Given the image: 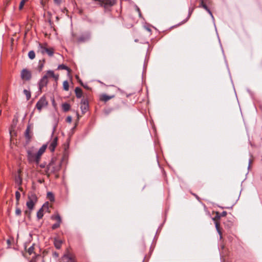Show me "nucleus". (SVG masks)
<instances>
[{
    "label": "nucleus",
    "instance_id": "obj_29",
    "mask_svg": "<svg viewBox=\"0 0 262 262\" xmlns=\"http://www.w3.org/2000/svg\"><path fill=\"white\" fill-rule=\"evenodd\" d=\"M34 244L33 245H32L31 247H30L28 250V253L29 255H31L33 252H34Z\"/></svg>",
    "mask_w": 262,
    "mask_h": 262
},
{
    "label": "nucleus",
    "instance_id": "obj_43",
    "mask_svg": "<svg viewBox=\"0 0 262 262\" xmlns=\"http://www.w3.org/2000/svg\"><path fill=\"white\" fill-rule=\"evenodd\" d=\"M80 82L81 84V85H82L84 88H85V89H88V86H87V85H83V84H82V83L81 81H80Z\"/></svg>",
    "mask_w": 262,
    "mask_h": 262
},
{
    "label": "nucleus",
    "instance_id": "obj_9",
    "mask_svg": "<svg viewBox=\"0 0 262 262\" xmlns=\"http://www.w3.org/2000/svg\"><path fill=\"white\" fill-rule=\"evenodd\" d=\"M114 97V95L108 96L106 94H103L101 96L100 99L103 101L107 102V101H108L109 100Z\"/></svg>",
    "mask_w": 262,
    "mask_h": 262
},
{
    "label": "nucleus",
    "instance_id": "obj_8",
    "mask_svg": "<svg viewBox=\"0 0 262 262\" xmlns=\"http://www.w3.org/2000/svg\"><path fill=\"white\" fill-rule=\"evenodd\" d=\"M36 154H34L31 150L27 151V157L29 162H36Z\"/></svg>",
    "mask_w": 262,
    "mask_h": 262
},
{
    "label": "nucleus",
    "instance_id": "obj_25",
    "mask_svg": "<svg viewBox=\"0 0 262 262\" xmlns=\"http://www.w3.org/2000/svg\"><path fill=\"white\" fill-rule=\"evenodd\" d=\"M63 89L65 90V91H68L69 89V82L67 80H66L63 82Z\"/></svg>",
    "mask_w": 262,
    "mask_h": 262
},
{
    "label": "nucleus",
    "instance_id": "obj_17",
    "mask_svg": "<svg viewBox=\"0 0 262 262\" xmlns=\"http://www.w3.org/2000/svg\"><path fill=\"white\" fill-rule=\"evenodd\" d=\"M215 228L217 233L220 235V239H221L222 238V232L220 228V224L217 222H215Z\"/></svg>",
    "mask_w": 262,
    "mask_h": 262
},
{
    "label": "nucleus",
    "instance_id": "obj_4",
    "mask_svg": "<svg viewBox=\"0 0 262 262\" xmlns=\"http://www.w3.org/2000/svg\"><path fill=\"white\" fill-rule=\"evenodd\" d=\"M47 147V145H43L38 150L37 154H36V163H38L40 160V158L42 154L45 151Z\"/></svg>",
    "mask_w": 262,
    "mask_h": 262
},
{
    "label": "nucleus",
    "instance_id": "obj_35",
    "mask_svg": "<svg viewBox=\"0 0 262 262\" xmlns=\"http://www.w3.org/2000/svg\"><path fill=\"white\" fill-rule=\"evenodd\" d=\"M43 67V64L42 63H40L39 62V65H38V71L39 72H40L42 70Z\"/></svg>",
    "mask_w": 262,
    "mask_h": 262
},
{
    "label": "nucleus",
    "instance_id": "obj_50",
    "mask_svg": "<svg viewBox=\"0 0 262 262\" xmlns=\"http://www.w3.org/2000/svg\"><path fill=\"white\" fill-rule=\"evenodd\" d=\"M21 184V180L20 179V182H19V184Z\"/></svg>",
    "mask_w": 262,
    "mask_h": 262
},
{
    "label": "nucleus",
    "instance_id": "obj_21",
    "mask_svg": "<svg viewBox=\"0 0 262 262\" xmlns=\"http://www.w3.org/2000/svg\"><path fill=\"white\" fill-rule=\"evenodd\" d=\"M47 196L50 201L53 202L54 201V195L52 192H48L47 193Z\"/></svg>",
    "mask_w": 262,
    "mask_h": 262
},
{
    "label": "nucleus",
    "instance_id": "obj_51",
    "mask_svg": "<svg viewBox=\"0 0 262 262\" xmlns=\"http://www.w3.org/2000/svg\"><path fill=\"white\" fill-rule=\"evenodd\" d=\"M49 0H44V1H46V3H47Z\"/></svg>",
    "mask_w": 262,
    "mask_h": 262
},
{
    "label": "nucleus",
    "instance_id": "obj_36",
    "mask_svg": "<svg viewBox=\"0 0 262 262\" xmlns=\"http://www.w3.org/2000/svg\"><path fill=\"white\" fill-rule=\"evenodd\" d=\"M221 217L220 213L218 212H216V215L215 218H213V220H214L215 219H220Z\"/></svg>",
    "mask_w": 262,
    "mask_h": 262
},
{
    "label": "nucleus",
    "instance_id": "obj_23",
    "mask_svg": "<svg viewBox=\"0 0 262 262\" xmlns=\"http://www.w3.org/2000/svg\"><path fill=\"white\" fill-rule=\"evenodd\" d=\"M29 133H30V127H29V126H28L26 129L25 135L26 138L28 139H30L31 138V137L29 135Z\"/></svg>",
    "mask_w": 262,
    "mask_h": 262
},
{
    "label": "nucleus",
    "instance_id": "obj_31",
    "mask_svg": "<svg viewBox=\"0 0 262 262\" xmlns=\"http://www.w3.org/2000/svg\"><path fill=\"white\" fill-rule=\"evenodd\" d=\"M15 198H16V201L18 203V201L20 199V193L18 191H16L15 192Z\"/></svg>",
    "mask_w": 262,
    "mask_h": 262
},
{
    "label": "nucleus",
    "instance_id": "obj_39",
    "mask_svg": "<svg viewBox=\"0 0 262 262\" xmlns=\"http://www.w3.org/2000/svg\"><path fill=\"white\" fill-rule=\"evenodd\" d=\"M40 4H41V5L42 6V7H44L45 6L46 4V1H44L43 0H41Z\"/></svg>",
    "mask_w": 262,
    "mask_h": 262
},
{
    "label": "nucleus",
    "instance_id": "obj_11",
    "mask_svg": "<svg viewBox=\"0 0 262 262\" xmlns=\"http://www.w3.org/2000/svg\"><path fill=\"white\" fill-rule=\"evenodd\" d=\"M75 92L76 97L78 98H80L82 96V91L81 88L76 87L75 89Z\"/></svg>",
    "mask_w": 262,
    "mask_h": 262
},
{
    "label": "nucleus",
    "instance_id": "obj_3",
    "mask_svg": "<svg viewBox=\"0 0 262 262\" xmlns=\"http://www.w3.org/2000/svg\"><path fill=\"white\" fill-rule=\"evenodd\" d=\"M48 104L46 99L45 97H42L38 101L36 104V107L37 110L40 111L43 106H45Z\"/></svg>",
    "mask_w": 262,
    "mask_h": 262
},
{
    "label": "nucleus",
    "instance_id": "obj_41",
    "mask_svg": "<svg viewBox=\"0 0 262 262\" xmlns=\"http://www.w3.org/2000/svg\"><path fill=\"white\" fill-rule=\"evenodd\" d=\"M54 3L57 5H59L61 3V0H54Z\"/></svg>",
    "mask_w": 262,
    "mask_h": 262
},
{
    "label": "nucleus",
    "instance_id": "obj_46",
    "mask_svg": "<svg viewBox=\"0 0 262 262\" xmlns=\"http://www.w3.org/2000/svg\"><path fill=\"white\" fill-rule=\"evenodd\" d=\"M250 164H251V160L249 161V166H248V168L250 167Z\"/></svg>",
    "mask_w": 262,
    "mask_h": 262
},
{
    "label": "nucleus",
    "instance_id": "obj_22",
    "mask_svg": "<svg viewBox=\"0 0 262 262\" xmlns=\"http://www.w3.org/2000/svg\"><path fill=\"white\" fill-rule=\"evenodd\" d=\"M28 57L31 59H33L35 57V53L34 51L32 50L29 52Z\"/></svg>",
    "mask_w": 262,
    "mask_h": 262
},
{
    "label": "nucleus",
    "instance_id": "obj_19",
    "mask_svg": "<svg viewBox=\"0 0 262 262\" xmlns=\"http://www.w3.org/2000/svg\"><path fill=\"white\" fill-rule=\"evenodd\" d=\"M51 219L55 220L57 221V222L61 223V218L58 214H57V215H52Z\"/></svg>",
    "mask_w": 262,
    "mask_h": 262
},
{
    "label": "nucleus",
    "instance_id": "obj_15",
    "mask_svg": "<svg viewBox=\"0 0 262 262\" xmlns=\"http://www.w3.org/2000/svg\"><path fill=\"white\" fill-rule=\"evenodd\" d=\"M62 242L60 240L55 239L54 241V246L57 249H59L61 246Z\"/></svg>",
    "mask_w": 262,
    "mask_h": 262
},
{
    "label": "nucleus",
    "instance_id": "obj_16",
    "mask_svg": "<svg viewBox=\"0 0 262 262\" xmlns=\"http://www.w3.org/2000/svg\"><path fill=\"white\" fill-rule=\"evenodd\" d=\"M43 210L42 208H40L39 210L37 211V217L38 220L41 219L43 217Z\"/></svg>",
    "mask_w": 262,
    "mask_h": 262
},
{
    "label": "nucleus",
    "instance_id": "obj_44",
    "mask_svg": "<svg viewBox=\"0 0 262 262\" xmlns=\"http://www.w3.org/2000/svg\"><path fill=\"white\" fill-rule=\"evenodd\" d=\"M43 180H38V182L39 183H42L43 182Z\"/></svg>",
    "mask_w": 262,
    "mask_h": 262
},
{
    "label": "nucleus",
    "instance_id": "obj_38",
    "mask_svg": "<svg viewBox=\"0 0 262 262\" xmlns=\"http://www.w3.org/2000/svg\"><path fill=\"white\" fill-rule=\"evenodd\" d=\"M221 217L225 216L227 215V212L225 211H223L222 213H220Z\"/></svg>",
    "mask_w": 262,
    "mask_h": 262
},
{
    "label": "nucleus",
    "instance_id": "obj_18",
    "mask_svg": "<svg viewBox=\"0 0 262 262\" xmlns=\"http://www.w3.org/2000/svg\"><path fill=\"white\" fill-rule=\"evenodd\" d=\"M58 69L60 70H66L69 72H70V69L63 64H59L58 67Z\"/></svg>",
    "mask_w": 262,
    "mask_h": 262
},
{
    "label": "nucleus",
    "instance_id": "obj_26",
    "mask_svg": "<svg viewBox=\"0 0 262 262\" xmlns=\"http://www.w3.org/2000/svg\"><path fill=\"white\" fill-rule=\"evenodd\" d=\"M28 1V0H21V1L20 2V3L19 4V10H21L23 9L25 4Z\"/></svg>",
    "mask_w": 262,
    "mask_h": 262
},
{
    "label": "nucleus",
    "instance_id": "obj_13",
    "mask_svg": "<svg viewBox=\"0 0 262 262\" xmlns=\"http://www.w3.org/2000/svg\"><path fill=\"white\" fill-rule=\"evenodd\" d=\"M23 93L26 96L27 100H29L31 96L30 91L25 89L23 91Z\"/></svg>",
    "mask_w": 262,
    "mask_h": 262
},
{
    "label": "nucleus",
    "instance_id": "obj_14",
    "mask_svg": "<svg viewBox=\"0 0 262 262\" xmlns=\"http://www.w3.org/2000/svg\"><path fill=\"white\" fill-rule=\"evenodd\" d=\"M70 107H71L70 105L68 103H64L62 104V110L64 112H68V111H69L70 109Z\"/></svg>",
    "mask_w": 262,
    "mask_h": 262
},
{
    "label": "nucleus",
    "instance_id": "obj_12",
    "mask_svg": "<svg viewBox=\"0 0 262 262\" xmlns=\"http://www.w3.org/2000/svg\"><path fill=\"white\" fill-rule=\"evenodd\" d=\"M200 7H203L204 9H205L211 16L212 17H213V15L210 11V10L208 9V7L206 6V5L204 3V0H201V4H200Z\"/></svg>",
    "mask_w": 262,
    "mask_h": 262
},
{
    "label": "nucleus",
    "instance_id": "obj_33",
    "mask_svg": "<svg viewBox=\"0 0 262 262\" xmlns=\"http://www.w3.org/2000/svg\"><path fill=\"white\" fill-rule=\"evenodd\" d=\"M57 123H56L54 126H53V129H52V135H51V137H53V135L54 134V132H55L56 130V127H57Z\"/></svg>",
    "mask_w": 262,
    "mask_h": 262
},
{
    "label": "nucleus",
    "instance_id": "obj_20",
    "mask_svg": "<svg viewBox=\"0 0 262 262\" xmlns=\"http://www.w3.org/2000/svg\"><path fill=\"white\" fill-rule=\"evenodd\" d=\"M89 109V104L86 105H81V110L82 111V114L85 113Z\"/></svg>",
    "mask_w": 262,
    "mask_h": 262
},
{
    "label": "nucleus",
    "instance_id": "obj_27",
    "mask_svg": "<svg viewBox=\"0 0 262 262\" xmlns=\"http://www.w3.org/2000/svg\"><path fill=\"white\" fill-rule=\"evenodd\" d=\"M60 224L61 223L60 222H57L56 223L54 224L52 226V229L53 230H55L57 228H59L60 227Z\"/></svg>",
    "mask_w": 262,
    "mask_h": 262
},
{
    "label": "nucleus",
    "instance_id": "obj_34",
    "mask_svg": "<svg viewBox=\"0 0 262 262\" xmlns=\"http://www.w3.org/2000/svg\"><path fill=\"white\" fill-rule=\"evenodd\" d=\"M21 211L20 208H17L15 210V214L16 215L19 216L21 215Z\"/></svg>",
    "mask_w": 262,
    "mask_h": 262
},
{
    "label": "nucleus",
    "instance_id": "obj_37",
    "mask_svg": "<svg viewBox=\"0 0 262 262\" xmlns=\"http://www.w3.org/2000/svg\"><path fill=\"white\" fill-rule=\"evenodd\" d=\"M66 121L71 123L72 121V117L71 116H68L66 118Z\"/></svg>",
    "mask_w": 262,
    "mask_h": 262
},
{
    "label": "nucleus",
    "instance_id": "obj_45",
    "mask_svg": "<svg viewBox=\"0 0 262 262\" xmlns=\"http://www.w3.org/2000/svg\"><path fill=\"white\" fill-rule=\"evenodd\" d=\"M232 208V206H231L230 207H222V208H223V209H224V208L229 209V208Z\"/></svg>",
    "mask_w": 262,
    "mask_h": 262
},
{
    "label": "nucleus",
    "instance_id": "obj_42",
    "mask_svg": "<svg viewBox=\"0 0 262 262\" xmlns=\"http://www.w3.org/2000/svg\"><path fill=\"white\" fill-rule=\"evenodd\" d=\"M52 78H53L55 80L57 81L58 79L59 76L58 75H56L54 74V77H52Z\"/></svg>",
    "mask_w": 262,
    "mask_h": 262
},
{
    "label": "nucleus",
    "instance_id": "obj_32",
    "mask_svg": "<svg viewBox=\"0 0 262 262\" xmlns=\"http://www.w3.org/2000/svg\"><path fill=\"white\" fill-rule=\"evenodd\" d=\"M86 105V104H88V101L87 99H84V98H83L81 99V105Z\"/></svg>",
    "mask_w": 262,
    "mask_h": 262
},
{
    "label": "nucleus",
    "instance_id": "obj_30",
    "mask_svg": "<svg viewBox=\"0 0 262 262\" xmlns=\"http://www.w3.org/2000/svg\"><path fill=\"white\" fill-rule=\"evenodd\" d=\"M41 208H42L43 210H46L47 211H48V210H49V203L48 202L45 203L42 205Z\"/></svg>",
    "mask_w": 262,
    "mask_h": 262
},
{
    "label": "nucleus",
    "instance_id": "obj_24",
    "mask_svg": "<svg viewBox=\"0 0 262 262\" xmlns=\"http://www.w3.org/2000/svg\"><path fill=\"white\" fill-rule=\"evenodd\" d=\"M45 53H47L49 56H52L54 54V51L52 48H50V49L48 48L46 50V51L45 52Z\"/></svg>",
    "mask_w": 262,
    "mask_h": 262
},
{
    "label": "nucleus",
    "instance_id": "obj_48",
    "mask_svg": "<svg viewBox=\"0 0 262 262\" xmlns=\"http://www.w3.org/2000/svg\"><path fill=\"white\" fill-rule=\"evenodd\" d=\"M40 167H42V168H43V167H45V166H44V165H40Z\"/></svg>",
    "mask_w": 262,
    "mask_h": 262
},
{
    "label": "nucleus",
    "instance_id": "obj_5",
    "mask_svg": "<svg viewBox=\"0 0 262 262\" xmlns=\"http://www.w3.org/2000/svg\"><path fill=\"white\" fill-rule=\"evenodd\" d=\"M58 137H55L53 140L51 141L49 145V149L51 152H54L55 149L57 145Z\"/></svg>",
    "mask_w": 262,
    "mask_h": 262
},
{
    "label": "nucleus",
    "instance_id": "obj_40",
    "mask_svg": "<svg viewBox=\"0 0 262 262\" xmlns=\"http://www.w3.org/2000/svg\"><path fill=\"white\" fill-rule=\"evenodd\" d=\"M145 30L148 32H152V30H151V28L149 27H145Z\"/></svg>",
    "mask_w": 262,
    "mask_h": 262
},
{
    "label": "nucleus",
    "instance_id": "obj_2",
    "mask_svg": "<svg viewBox=\"0 0 262 262\" xmlns=\"http://www.w3.org/2000/svg\"><path fill=\"white\" fill-rule=\"evenodd\" d=\"M32 74L30 71L26 69H24L21 72V78L26 81H28L31 79Z\"/></svg>",
    "mask_w": 262,
    "mask_h": 262
},
{
    "label": "nucleus",
    "instance_id": "obj_1",
    "mask_svg": "<svg viewBox=\"0 0 262 262\" xmlns=\"http://www.w3.org/2000/svg\"><path fill=\"white\" fill-rule=\"evenodd\" d=\"M28 199L26 206L29 210H32L38 201V198L34 192L30 191L28 194Z\"/></svg>",
    "mask_w": 262,
    "mask_h": 262
},
{
    "label": "nucleus",
    "instance_id": "obj_54",
    "mask_svg": "<svg viewBox=\"0 0 262 262\" xmlns=\"http://www.w3.org/2000/svg\"><path fill=\"white\" fill-rule=\"evenodd\" d=\"M218 34H217V35H218ZM217 38H219V35H217Z\"/></svg>",
    "mask_w": 262,
    "mask_h": 262
},
{
    "label": "nucleus",
    "instance_id": "obj_49",
    "mask_svg": "<svg viewBox=\"0 0 262 262\" xmlns=\"http://www.w3.org/2000/svg\"><path fill=\"white\" fill-rule=\"evenodd\" d=\"M72 35H73V37H75V35H75V34L72 33Z\"/></svg>",
    "mask_w": 262,
    "mask_h": 262
},
{
    "label": "nucleus",
    "instance_id": "obj_52",
    "mask_svg": "<svg viewBox=\"0 0 262 262\" xmlns=\"http://www.w3.org/2000/svg\"><path fill=\"white\" fill-rule=\"evenodd\" d=\"M26 35H27V33H25V37H26Z\"/></svg>",
    "mask_w": 262,
    "mask_h": 262
},
{
    "label": "nucleus",
    "instance_id": "obj_6",
    "mask_svg": "<svg viewBox=\"0 0 262 262\" xmlns=\"http://www.w3.org/2000/svg\"><path fill=\"white\" fill-rule=\"evenodd\" d=\"M48 83L47 75H44L41 79L39 80L38 83L39 89L41 91L42 89L46 86Z\"/></svg>",
    "mask_w": 262,
    "mask_h": 262
},
{
    "label": "nucleus",
    "instance_id": "obj_53",
    "mask_svg": "<svg viewBox=\"0 0 262 262\" xmlns=\"http://www.w3.org/2000/svg\"><path fill=\"white\" fill-rule=\"evenodd\" d=\"M196 198H197L198 199L199 197L197 195H196Z\"/></svg>",
    "mask_w": 262,
    "mask_h": 262
},
{
    "label": "nucleus",
    "instance_id": "obj_7",
    "mask_svg": "<svg viewBox=\"0 0 262 262\" xmlns=\"http://www.w3.org/2000/svg\"><path fill=\"white\" fill-rule=\"evenodd\" d=\"M90 38V34H82L77 39V42L79 43L84 42L88 41Z\"/></svg>",
    "mask_w": 262,
    "mask_h": 262
},
{
    "label": "nucleus",
    "instance_id": "obj_28",
    "mask_svg": "<svg viewBox=\"0 0 262 262\" xmlns=\"http://www.w3.org/2000/svg\"><path fill=\"white\" fill-rule=\"evenodd\" d=\"M46 75H47V78L48 77H54V72L52 70H49L47 72V74Z\"/></svg>",
    "mask_w": 262,
    "mask_h": 262
},
{
    "label": "nucleus",
    "instance_id": "obj_47",
    "mask_svg": "<svg viewBox=\"0 0 262 262\" xmlns=\"http://www.w3.org/2000/svg\"><path fill=\"white\" fill-rule=\"evenodd\" d=\"M7 243H8V244H10V240H9V239H8V240H7Z\"/></svg>",
    "mask_w": 262,
    "mask_h": 262
},
{
    "label": "nucleus",
    "instance_id": "obj_10",
    "mask_svg": "<svg viewBox=\"0 0 262 262\" xmlns=\"http://www.w3.org/2000/svg\"><path fill=\"white\" fill-rule=\"evenodd\" d=\"M47 46V43H39V48L40 51L43 54L45 53L46 50L48 49Z\"/></svg>",
    "mask_w": 262,
    "mask_h": 262
}]
</instances>
